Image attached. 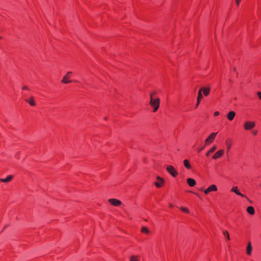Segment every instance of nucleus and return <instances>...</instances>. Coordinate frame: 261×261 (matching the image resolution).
I'll return each mask as SVG.
<instances>
[{
    "mask_svg": "<svg viewBox=\"0 0 261 261\" xmlns=\"http://www.w3.org/2000/svg\"><path fill=\"white\" fill-rule=\"evenodd\" d=\"M150 100L149 104L153 108V112H155L158 110L160 107V99L159 98H153V97H152V94H150Z\"/></svg>",
    "mask_w": 261,
    "mask_h": 261,
    "instance_id": "nucleus-1",
    "label": "nucleus"
},
{
    "mask_svg": "<svg viewBox=\"0 0 261 261\" xmlns=\"http://www.w3.org/2000/svg\"><path fill=\"white\" fill-rule=\"evenodd\" d=\"M254 121H247L244 123V128L245 130H251L255 126Z\"/></svg>",
    "mask_w": 261,
    "mask_h": 261,
    "instance_id": "nucleus-2",
    "label": "nucleus"
},
{
    "mask_svg": "<svg viewBox=\"0 0 261 261\" xmlns=\"http://www.w3.org/2000/svg\"><path fill=\"white\" fill-rule=\"evenodd\" d=\"M166 170L168 171V172L174 177H176L178 175L177 172L176 171L175 168L172 166H167Z\"/></svg>",
    "mask_w": 261,
    "mask_h": 261,
    "instance_id": "nucleus-3",
    "label": "nucleus"
},
{
    "mask_svg": "<svg viewBox=\"0 0 261 261\" xmlns=\"http://www.w3.org/2000/svg\"><path fill=\"white\" fill-rule=\"evenodd\" d=\"M72 74L71 71H68L67 73L63 76L61 82L64 84H68L71 81L69 80L70 75Z\"/></svg>",
    "mask_w": 261,
    "mask_h": 261,
    "instance_id": "nucleus-4",
    "label": "nucleus"
},
{
    "mask_svg": "<svg viewBox=\"0 0 261 261\" xmlns=\"http://www.w3.org/2000/svg\"><path fill=\"white\" fill-rule=\"evenodd\" d=\"M217 133H212L208 137V138L206 139L205 140V143L206 144H210V143H212L216 135H217Z\"/></svg>",
    "mask_w": 261,
    "mask_h": 261,
    "instance_id": "nucleus-5",
    "label": "nucleus"
},
{
    "mask_svg": "<svg viewBox=\"0 0 261 261\" xmlns=\"http://www.w3.org/2000/svg\"><path fill=\"white\" fill-rule=\"evenodd\" d=\"M108 201L113 205L118 206L121 204V201L117 199L111 198L108 200Z\"/></svg>",
    "mask_w": 261,
    "mask_h": 261,
    "instance_id": "nucleus-6",
    "label": "nucleus"
},
{
    "mask_svg": "<svg viewBox=\"0 0 261 261\" xmlns=\"http://www.w3.org/2000/svg\"><path fill=\"white\" fill-rule=\"evenodd\" d=\"M217 190V187L215 185H212L210 186L208 188L205 189L204 191V193L205 194L207 195L209 193V192L211 191H216Z\"/></svg>",
    "mask_w": 261,
    "mask_h": 261,
    "instance_id": "nucleus-7",
    "label": "nucleus"
},
{
    "mask_svg": "<svg viewBox=\"0 0 261 261\" xmlns=\"http://www.w3.org/2000/svg\"><path fill=\"white\" fill-rule=\"evenodd\" d=\"M210 87H203L199 89V91H201V93H202V91L203 92V94L204 96H207L210 92Z\"/></svg>",
    "mask_w": 261,
    "mask_h": 261,
    "instance_id": "nucleus-8",
    "label": "nucleus"
},
{
    "mask_svg": "<svg viewBox=\"0 0 261 261\" xmlns=\"http://www.w3.org/2000/svg\"><path fill=\"white\" fill-rule=\"evenodd\" d=\"M224 151L223 149L220 150L215 153V154L213 155V158L214 159L219 158L224 154Z\"/></svg>",
    "mask_w": 261,
    "mask_h": 261,
    "instance_id": "nucleus-9",
    "label": "nucleus"
},
{
    "mask_svg": "<svg viewBox=\"0 0 261 261\" xmlns=\"http://www.w3.org/2000/svg\"><path fill=\"white\" fill-rule=\"evenodd\" d=\"M231 191L232 192H234V193H236L237 195H240L242 197H246L244 195H243V194H242L238 189V187L235 186V187H233L232 188V189H231Z\"/></svg>",
    "mask_w": 261,
    "mask_h": 261,
    "instance_id": "nucleus-10",
    "label": "nucleus"
},
{
    "mask_svg": "<svg viewBox=\"0 0 261 261\" xmlns=\"http://www.w3.org/2000/svg\"><path fill=\"white\" fill-rule=\"evenodd\" d=\"M187 181L188 184L190 187H194L196 183L195 179H194L193 178H188L187 179Z\"/></svg>",
    "mask_w": 261,
    "mask_h": 261,
    "instance_id": "nucleus-11",
    "label": "nucleus"
},
{
    "mask_svg": "<svg viewBox=\"0 0 261 261\" xmlns=\"http://www.w3.org/2000/svg\"><path fill=\"white\" fill-rule=\"evenodd\" d=\"M235 116L236 113L234 111H230L228 113L227 115V118L229 120L231 121L233 119Z\"/></svg>",
    "mask_w": 261,
    "mask_h": 261,
    "instance_id": "nucleus-12",
    "label": "nucleus"
},
{
    "mask_svg": "<svg viewBox=\"0 0 261 261\" xmlns=\"http://www.w3.org/2000/svg\"><path fill=\"white\" fill-rule=\"evenodd\" d=\"M202 98H203V96H202V93H201V91H198V96L197 98V103L196 105V108H197L198 106L199 103L200 102L201 99Z\"/></svg>",
    "mask_w": 261,
    "mask_h": 261,
    "instance_id": "nucleus-13",
    "label": "nucleus"
},
{
    "mask_svg": "<svg viewBox=\"0 0 261 261\" xmlns=\"http://www.w3.org/2000/svg\"><path fill=\"white\" fill-rule=\"evenodd\" d=\"M25 100L26 102H28L31 106H35L36 105V103L33 97H31L29 98V99H25Z\"/></svg>",
    "mask_w": 261,
    "mask_h": 261,
    "instance_id": "nucleus-14",
    "label": "nucleus"
},
{
    "mask_svg": "<svg viewBox=\"0 0 261 261\" xmlns=\"http://www.w3.org/2000/svg\"><path fill=\"white\" fill-rule=\"evenodd\" d=\"M13 176L12 175H8L6 178H1L0 181L4 182H8L10 181L12 178Z\"/></svg>",
    "mask_w": 261,
    "mask_h": 261,
    "instance_id": "nucleus-15",
    "label": "nucleus"
},
{
    "mask_svg": "<svg viewBox=\"0 0 261 261\" xmlns=\"http://www.w3.org/2000/svg\"><path fill=\"white\" fill-rule=\"evenodd\" d=\"M184 165L187 169H190L191 168V166L188 160H185L184 161Z\"/></svg>",
    "mask_w": 261,
    "mask_h": 261,
    "instance_id": "nucleus-16",
    "label": "nucleus"
},
{
    "mask_svg": "<svg viewBox=\"0 0 261 261\" xmlns=\"http://www.w3.org/2000/svg\"><path fill=\"white\" fill-rule=\"evenodd\" d=\"M247 254L248 255H251V251H252V246H251V242H249L248 243V245H247Z\"/></svg>",
    "mask_w": 261,
    "mask_h": 261,
    "instance_id": "nucleus-17",
    "label": "nucleus"
},
{
    "mask_svg": "<svg viewBox=\"0 0 261 261\" xmlns=\"http://www.w3.org/2000/svg\"><path fill=\"white\" fill-rule=\"evenodd\" d=\"M247 211L250 215H254L255 213V211L252 206H248L247 208Z\"/></svg>",
    "mask_w": 261,
    "mask_h": 261,
    "instance_id": "nucleus-18",
    "label": "nucleus"
},
{
    "mask_svg": "<svg viewBox=\"0 0 261 261\" xmlns=\"http://www.w3.org/2000/svg\"><path fill=\"white\" fill-rule=\"evenodd\" d=\"M165 181H158L154 182V185L155 186L158 188H161L163 186V185L164 184Z\"/></svg>",
    "mask_w": 261,
    "mask_h": 261,
    "instance_id": "nucleus-19",
    "label": "nucleus"
},
{
    "mask_svg": "<svg viewBox=\"0 0 261 261\" xmlns=\"http://www.w3.org/2000/svg\"><path fill=\"white\" fill-rule=\"evenodd\" d=\"M216 149V146H213L209 151L206 153V156H208L210 153L213 152Z\"/></svg>",
    "mask_w": 261,
    "mask_h": 261,
    "instance_id": "nucleus-20",
    "label": "nucleus"
},
{
    "mask_svg": "<svg viewBox=\"0 0 261 261\" xmlns=\"http://www.w3.org/2000/svg\"><path fill=\"white\" fill-rule=\"evenodd\" d=\"M129 261H139L138 259V257L135 255H132L130 257Z\"/></svg>",
    "mask_w": 261,
    "mask_h": 261,
    "instance_id": "nucleus-21",
    "label": "nucleus"
},
{
    "mask_svg": "<svg viewBox=\"0 0 261 261\" xmlns=\"http://www.w3.org/2000/svg\"><path fill=\"white\" fill-rule=\"evenodd\" d=\"M141 231L145 233H149V230L145 226H143L141 229Z\"/></svg>",
    "mask_w": 261,
    "mask_h": 261,
    "instance_id": "nucleus-22",
    "label": "nucleus"
},
{
    "mask_svg": "<svg viewBox=\"0 0 261 261\" xmlns=\"http://www.w3.org/2000/svg\"><path fill=\"white\" fill-rule=\"evenodd\" d=\"M223 234L225 236V237H226L227 239L228 240H229L230 238H229V235L228 232L226 230H224V231H223Z\"/></svg>",
    "mask_w": 261,
    "mask_h": 261,
    "instance_id": "nucleus-23",
    "label": "nucleus"
},
{
    "mask_svg": "<svg viewBox=\"0 0 261 261\" xmlns=\"http://www.w3.org/2000/svg\"><path fill=\"white\" fill-rule=\"evenodd\" d=\"M180 210L184 212L189 213V211L187 207H181Z\"/></svg>",
    "mask_w": 261,
    "mask_h": 261,
    "instance_id": "nucleus-24",
    "label": "nucleus"
},
{
    "mask_svg": "<svg viewBox=\"0 0 261 261\" xmlns=\"http://www.w3.org/2000/svg\"><path fill=\"white\" fill-rule=\"evenodd\" d=\"M227 141H228V140L226 141V142H227V151H228L230 149V147H231V144L227 143Z\"/></svg>",
    "mask_w": 261,
    "mask_h": 261,
    "instance_id": "nucleus-25",
    "label": "nucleus"
},
{
    "mask_svg": "<svg viewBox=\"0 0 261 261\" xmlns=\"http://www.w3.org/2000/svg\"><path fill=\"white\" fill-rule=\"evenodd\" d=\"M257 133H258V132L256 130H253L252 131V134L253 136H256L257 134Z\"/></svg>",
    "mask_w": 261,
    "mask_h": 261,
    "instance_id": "nucleus-26",
    "label": "nucleus"
},
{
    "mask_svg": "<svg viewBox=\"0 0 261 261\" xmlns=\"http://www.w3.org/2000/svg\"><path fill=\"white\" fill-rule=\"evenodd\" d=\"M156 179L158 181L164 180V179L161 178L160 176H157Z\"/></svg>",
    "mask_w": 261,
    "mask_h": 261,
    "instance_id": "nucleus-27",
    "label": "nucleus"
},
{
    "mask_svg": "<svg viewBox=\"0 0 261 261\" xmlns=\"http://www.w3.org/2000/svg\"><path fill=\"white\" fill-rule=\"evenodd\" d=\"M257 95L259 98V99L261 100V92H257Z\"/></svg>",
    "mask_w": 261,
    "mask_h": 261,
    "instance_id": "nucleus-28",
    "label": "nucleus"
},
{
    "mask_svg": "<svg viewBox=\"0 0 261 261\" xmlns=\"http://www.w3.org/2000/svg\"><path fill=\"white\" fill-rule=\"evenodd\" d=\"M240 1L241 0H236V4L238 6H239Z\"/></svg>",
    "mask_w": 261,
    "mask_h": 261,
    "instance_id": "nucleus-29",
    "label": "nucleus"
},
{
    "mask_svg": "<svg viewBox=\"0 0 261 261\" xmlns=\"http://www.w3.org/2000/svg\"><path fill=\"white\" fill-rule=\"evenodd\" d=\"M219 115V112L217 111V112H215V113H214V115L215 116H218Z\"/></svg>",
    "mask_w": 261,
    "mask_h": 261,
    "instance_id": "nucleus-30",
    "label": "nucleus"
},
{
    "mask_svg": "<svg viewBox=\"0 0 261 261\" xmlns=\"http://www.w3.org/2000/svg\"><path fill=\"white\" fill-rule=\"evenodd\" d=\"M204 147H202V148L198 149V152L201 151L204 149Z\"/></svg>",
    "mask_w": 261,
    "mask_h": 261,
    "instance_id": "nucleus-31",
    "label": "nucleus"
},
{
    "mask_svg": "<svg viewBox=\"0 0 261 261\" xmlns=\"http://www.w3.org/2000/svg\"><path fill=\"white\" fill-rule=\"evenodd\" d=\"M22 89H24V90H27L28 88V87L27 86H24L22 87Z\"/></svg>",
    "mask_w": 261,
    "mask_h": 261,
    "instance_id": "nucleus-32",
    "label": "nucleus"
},
{
    "mask_svg": "<svg viewBox=\"0 0 261 261\" xmlns=\"http://www.w3.org/2000/svg\"><path fill=\"white\" fill-rule=\"evenodd\" d=\"M169 206H170V207H172L173 206V205L172 204H170L169 205Z\"/></svg>",
    "mask_w": 261,
    "mask_h": 261,
    "instance_id": "nucleus-33",
    "label": "nucleus"
},
{
    "mask_svg": "<svg viewBox=\"0 0 261 261\" xmlns=\"http://www.w3.org/2000/svg\"><path fill=\"white\" fill-rule=\"evenodd\" d=\"M236 67H234V68H233V70L236 71Z\"/></svg>",
    "mask_w": 261,
    "mask_h": 261,
    "instance_id": "nucleus-34",
    "label": "nucleus"
},
{
    "mask_svg": "<svg viewBox=\"0 0 261 261\" xmlns=\"http://www.w3.org/2000/svg\"><path fill=\"white\" fill-rule=\"evenodd\" d=\"M152 94V97H153V95L154 94V93H151Z\"/></svg>",
    "mask_w": 261,
    "mask_h": 261,
    "instance_id": "nucleus-35",
    "label": "nucleus"
},
{
    "mask_svg": "<svg viewBox=\"0 0 261 261\" xmlns=\"http://www.w3.org/2000/svg\"><path fill=\"white\" fill-rule=\"evenodd\" d=\"M17 156H18V154H16V157L18 158Z\"/></svg>",
    "mask_w": 261,
    "mask_h": 261,
    "instance_id": "nucleus-36",
    "label": "nucleus"
},
{
    "mask_svg": "<svg viewBox=\"0 0 261 261\" xmlns=\"http://www.w3.org/2000/svg\"><path fill=\"white\" fill-rule=\"evenodd\" d=\"M17 156H18V154H16V157L18 158Z\"/></svg>",
    "mask_w": 261,
    "mask_h": 261,
    "instance_id": "nucleus-37",
    "label": "nucleus"
},
{
    "mask_svg": "<svg viewBox=\"0 0 261 261\" xmlns=\"http://www.w3.org/2000/svg\"><path fill=\"white\" fill-rule=\"evenodd\" d=\"M4 229H5V228L4 229H2V232H3L4 231Z\"/></svg>",
    "mask_w": 261,
    "mask_h": 261,
    "instance_id": "nucleus-38",
    "label": "nucleus"
},
{
    "mask_svg": "<svg viewBox=\"0 0 261 261\" xmlns=\"http://www.w3.org/2000/svg\"><path fill=\"white\" fill-rule=\"evenodd\" d=\"M1 38H2V37H0V39H1Z\"/></svg>",
    "mask_w": 261,
    "mask_h": 261,
    "instance_id": "nucleus-39",
    "label": "nucleus"
},
{
    "mask_svg": "<svg viewBox=\"0 0 261 261\" xmlns=\"http://www.w3.org/2000/svg\"><path fill=\"white\" fill-rule=\"evenodd\" d=\"M260 187H261V184H260Z\"/></svg>",
    "mask_w": 261,
    "mask_h": 261,
    "instance_id": "nucleus-40",
    "label": "nucleus"
}]
</instances>
